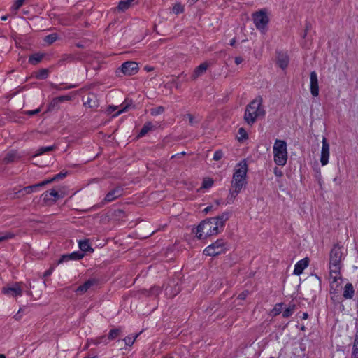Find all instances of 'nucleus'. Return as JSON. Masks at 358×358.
<instances>
[{
  "label": "nucleus",
  "mask_w": 358,
  "mask_h": 358,
  "mask_svg": "<svg viewBox=\"0 0 358 358\" xmlns=\"http://www.w3.org/2000/svg\"><path fill=\"white\" fill-rule=\"evenodd\" d=\"M231 213L224 211L216 217L206 219L197 226L196 236L199 239L217 235L223 231L226 222L230 218Z\"/></svg>",
  "instance_id": "1"
},
{
  "label": "nucleus",
  "mask_w": 358,
  "mask_h": 358,
  "mask_svg": "<svg viewBox=\"0 0 358 358\" xmlns=\"http://www.w3.org/2000/svg\"><path fill=\"white\" fill-rule=\"evenodd\" d=\"M247 172L248 165L245 161H241L236 166L231 182L229 193L227 197V203H232L246 185Z\"/></svg>",
  "instance_id": "2"
},
{
  "label": "nucleus",
  "mask_w": 358,
  "mask_h": 358,
  "mask_svg": "<svg viewBox=\"0 0 358 358\" xmlns=\"http://www.w3.org/2000/svg\"><path fill=\"white\" fill-rule=\"evenodd\" d=\"M344 248L334 245L329 253V275L332 282H335L341 278V270L343 266L342 262L345 259Z\"/></svg>",
  "instance_id": "3"
},
{
  "label": "nucleus",
  "mask_w": 358,
  "mask_h": 358,
  "mask_svg": "<svg viewBox=\"0 0 358 358\" xmlns=\"http://www.w3.org/2000/svg\"><path fill=\"white\" fill-rule=\"evenodd\" d=\"M262 98L258 96L252 101L246 107L244 120L250 125L255 123L256 120L265 115V110L262 106Z\"/></svg>",
  "instance_id": "4"
},
{
  "label": "nucleus",
  "mask_w": 358,
  "mask_h": 358,
  "mask_svg": "<svg viewBox=\"0 0 358 358\" xmlns=\"http://www.w3.org/2000/svg\"><path fill=\"white\" fill-rule=\"evenodd\" d=\"M274 162L278 166H285L287 161V143L277 139L273 147Z\"/></svg>",
  "instance_id": "5"
},
{
  "label": "nucleus",
  "mask_w": 358,
  "mask_h": 358,
  "mask_svg": "<svg viewBox=\"0 0 358 358\" xmlns=\"http://www.w3.org/2000/svg\"><path fill=\"white\" fill-rule=\"evenodd\" d=\"M252 20L257 29L264 31L269 22L267 10L263 8L253 13Z\"/></svg>",
  "instance_id": "6"
},
{
  "label": "nucleus",
  "mask_w": 358,
  "mask_h": 358,
  "mask_svg": "<svg viewBox=\"0 0 358 358\" xmlns=\"http://www.w3.org/2000/svg\"><path fill=\"white\" fill-rule=\"evenodd\" d=\"M226 251V243L223 239H217L215 242L207 246L203 250V254L206 256H216Z\"/></svg>",
  "instance_id": "7"
},
{
  "label": "nucleus",
  "mask_w": 358,
  "mask_h": 358,
  "mask_svg": "<svg viewBox=\"0 0 358 358\" xmlns=\"http://www.w3.org/2000/svg\"><path fill=\"white\" fill-rule=\"evenodd\" d=\"M22 282H14L11 286H5L2 288L1 292L7 296L17 297L22 295V289L21 285Z\"/></svg>",
  "instance_id": "8"
},
{
  "label": "nucleus",
  "mask_w": 358,
  "mask_h": 358,
  "mask_svg": "<svg viewBox=\"0 0 358 358\" xmlns=\"http://www.w3.org/2000/svg\"><path fill=\"white\" fill-rule=\"evenodd\" d=\"M72 96L71 95H62L53 98L51 101L48 104L45 112H52L54 110H58L59 109V104L64 101H71Z\"/></svg>",
  "instance_id": "9"
},
{
  "label": "nucleus",
  "mask_w": 358,
  "mask_h": 358,
  "mask_svg": "<svg viewBox=\"0 0 358 358\" xmlns=\"http://www.w3.org/2000/svg\"><path fill=\"white\" fill-rule=\"evenodd\" d=\"M310 90L313 96L317 97L319 95V82L317 74L315 71L310 73Z\"/></svg>",
  "instance_id": "10"
},
{
  "label": "nucleus",
  "mask_w": 358,
  "mask_h": 358,
  "mask_svg": "<svg viewBox=\"0 0 358 358\" xmlns=\"http://www.w3.org/2000/svg\"><path fill=\"white\" fill-rule=\"evenodd\" d=\"M329 144L325 137L322 138V147L321 150L320 162L322 166H325L329 162Z\"/></svg>",
  "instance_id": "11"
},
{
  "label": "nucleus",
  "mask_w": 358,
  "mask_h": 358,
  "mask_svg": "<svg viewBox=\"0 0 358 358\" xmlns=\"http://www.w3.org/2000/svg\"><path fill=\"white\" fill-rule=\"evenodd\" d=\"M85 254L78 251L73 252L69 254L62 255L57 262V264L67 262L70 260H79L84 257Z\"/></svg>",
  "instance_id": "12"
},
{
  "label": "nucleus",
  "mask_w": 358,
  "mask_h": 358,
  "mask_svg": "<svg viewBox=\"0 0 358 358\" xmlns=\"http://www.w3.org/2000/svg\"><path fill=\"white\" fill-rule=\"evenodd\" d=\"M98 284V280L96 278H90L85 281L83 284L79 285L75 292L77 294H83L87 292L92 286Z\"/></svg>",
  "instance_id": "13"
},
{
  "label": "nucleus",
  "mask_w": 358,
  "mask_h": 358,
  "mask_svg": "<svg viewBox=\"0 0 358 358\" xmlns=\"http://www.w3.org/2000/svg\"><path fill=\"white\" fill-rule=\"evenodd\" d=\"M83 101L84 106L90 108H96L99 106V101L94 93H89L85 99L83 98Z\"/></svg>",
  "instance_id": "14"
},
{
  "label": "nucleus",
  "mask_w": 358,
  "mask_h": 358,
  "mask_svg": "<svg viewBox=\"0 0 358 358\" xmlns=\"http://www.w3.org/2000/svg\"><path fill=\"white\" fill-rule=\"evenodd\" d=\"M123 189L120 187H115L108 192L103 201L106 203L112 202L122 195Z\"/></svg>",
  "instance_id": "15"
},
{
  "label": "nucleus",
  "mask_w": 358,
  "mask_h": 358,
  "mask_svg": "<svg viewBox=\"0 0 358 358\" xmlns=\"http://www.w3.org/2000/svg\"><path fill=\"white\" fill-rule=\"evenodd\" d=\"M80 59V56L78 54H63L58 61V64L63 65L66 63L75 62Z\"/></svg>",
  "instance_id": "16"
},
{
  "label": "nucleus",
  "mask_w": 358,
  "mask_h": 358,
  "mask_svg": "<svg viewBox=\"0 0 358 358\" xmlns=\"http://www.w3.org/2000/svg\"><path fill=\"white\" fill-rule=\"evenodd\" d=\"M309 263L308 258L306 257L300 261L297 262V263L294 266V274L296 275H301L303 270L308 267Z\"/></svg>",
  "instance_id": "17"
},
{
  "label": "nucleus",
  "mask_w": 358,
  "mask_h": 358,
  "mask_svg": "<svg viewBox=\"0 0 358 358\" xmlns=\"http://www.w3.org/2000/svg\"><path fill=\"white\" fill-rule=\"evenodd\" d=\"M289 57L285 52L277 53V64L282 69H285L289 64Z\"/></svg>",
  "instance_id": "18"
},
{
  "label": "nucleus",
  "mask_w": 358,
  "mask_h": 358,
  "mask_svg": "<svg viewBox=\"0 0 358 358\" xmlns=\"http://www.w3.org/2000/svg\"><path fill=\"white\" fill-rule=\"evenodd\" d=\"M134 61H127L124 62L121 67L119 69L124 75H132V72L134 70Z\"/></svg>",
  "instance_id": "19"
},
{
  "label": "nucleus",
  "mask_w": 358,
  "mask_h": 358,
  "mask_svg": "<svg viewBox=\"0 0 358 358\" xmlns=\"http://www.w3.org/2000/svg\"><path fill=\"white\" fill-rule=\"evenodd\" d=\"M208 67V64L207 62H203L199 65L194 70V73L192 74V79L195 80L198 77L203 75L207 70Z\"/></svg>",
  "instance_id": "20"
},
{
  "label": "nucleus",
  "mask_w": 358,
  "mask_h": 358,
  "mask_svg": "<svg viewBox=\"0 0 358 358\" xmlns=\"http://www.w3.org/2000/svg\"><path fill=\"white\" fill-rule=\"evenodd\" d=\"M45 55L44 53L41 52L31 54L29 57L28 62L31 65H37L45 57Z\"/></svg>",
  "instance_id": "21"
},
{
  "label": "nucleus",
  "mask_w": 358,
  "mask_h": 358,
  "mask_svg": "<svg viewBox=\"0 0 358 358\" xmlns=\"http://www.w3.org/2000/svg\"><path fill=\"white\" fill-rule=\"evenodd\" d=\"M134 0H121L119 1L117 6L115 10L118 13H124L128 10Z\"/></svg>",
  "instance_id": "22"
},
{
  "label": "nucleus",
  "mask_w": 358,
  "mask_h": 358,
  "mask_svg": "<svg viewBox=\"0 0 358 358\" xmlns=\"http://www.w3.org/2000/svg\"><path fill=\"white\" fill-rule=\"evenodd\" d=\"M354 288L351 283H347L343 290V297L345 299H352L354 296Z\"/></svg>",
  "instance_id": "23"
},
{
  "label": "nucleus",
  "mask_w": 358,
  "mask_h": 358,
  "mask_svg": "<svg viewBox=\"0 0 358 358\" xmlns=\"http://www.w3.org/2000/svg\"><path fill=\"white\" fill-rule=\"evenodd\" d=\"M79 248L82 252H87L94 251V249L91 247L88 240H81L79 241Z\"/></svg>",
  "instance_id": "24"
},
{
  "label": "nucleus",
  "mask_w": 358,
  "mask_h": 358,
  "mask_svg": "<svg viewBox=\"0 0 358 358\" xmlns=\"http://www.w3.org/2000/svg\"><path fill=\"white\" fill-rule=\"evenodd\" d=\"M154 127H155L152 122H146L141 129L139 134L137 136V138H138L145 136L150 131L152 130Z\"/></svg>",
  "instance_id": "25"
},
{
  "label": "nucleus",
  "mask_w": 358,
  "mask_h": 358,
  "mask_svg": "<svg viewBox=\"0 0 358 358\" xmlns=\"http://www.w3.org/2000/svg\"><path fill=\"white\" fill-rule=\"evenodd\" d=\"M19 158L17 152L15 150H11L8 152L3 159V162L6 164L13 162L16 159Z\"/></svg>",
  "instance_id": "26"
},
{
  "label": "nucleus",
  "mask_w": 358,
  "mask_h": 358,
  "mask_svg": "<svg viewBox=\"0 0 358 358\" xmlns=\"http://www.w3.org/2000/svg\"><path fill=\"white\" fill-rule=\"evenodd\" d=\"M54 149V145L41 147L36 150V153L32 155V157L40 156L46 152L52 151Z\"/></svg>",
  "instance_id": "27"
},
{
  "label": "nucleus",
  "mask_w": 358,
  "mask_h": 358,
  "mask_svg": "<svg viewBox=\"0 0 358 358\" xmlns=\"http://www.w3.org/2000/svg\"><path fill=\"white\" fill-rule=\"evenodd\" d=\"M39 187H40L39 185H38V183H37V184H35L33 185H29V186L25 187L22 188V189L19 190L18 192H24V194H29L32 192H36Z\"/></svg>",
  "instance_id": "28"
},
{
  "label": "nucleus",
  "mask_w": 358,
  "mask_h": 358,
  "mask_svg": "<svg viewBox=\"0 0 358 358\" xmlns=\"http://www.w3.org/2000/svg\"><path fill=\"white\" fill-rule=\"evenodd\" d=\"M59 38V35L57 33L48 34L45 36L44 41L50 45L55 42Z\"/></svg>",
  "instance_id": "29"
},
{
  "label": "nucleus",
  "mask_w": 358,
  "mask_h": 358,
  "mask_svg": "<svg viewBox=\"0 0 358 358\" xmlns=\"http://www.w3.org/2000/svg\"><path fill=\"white\" fill-rule=\"evenodd\" d=\"M15 237V234L11 231L0 233V243L4 241L12 239Z\"/></svg>",
  "instance_id": "30"
},
{
  "label": "nucleus",
  "mask_w": 358,
  "mask_h": 358,
  "mask_svg": "<svg viewBox=\"0 0 358 358\" xmlns=\"http://www.w3.org/2000/svg\"><path fill=\"white\" fill-rule=\"evenodd\" d=\"M296 310V305L292 304L290 305L288 308H287L282 313V317L285 318L289 317L294 313Z\"/></svg>",
  "instance_id": "31"
},
{
  "label": "nucleus",
  "mask_w": 358,
  "mask_h": 358,
  "mask_svg": "<svg viewBox=\"0 0 358 358\" xmlns=\"http://www.w3.org/2000/svg\"><path fill=\"white\" fill-rule=\"evenodd\" d=\"M48 70L47 69H41L38 71L36 72L35 77L37 79H46L48 76Z\"/></svg>",
  "instance_id": "32"
},
{
  "label": "nucleus",
  "mask_w": 358,
  "mask_h": 358,
  "mask_svg": "<svg viewBox=\"0 0 358 358\" xmlns=\"http://www.w3.org/2000/svg\"><path fill=\"white\" fill-rule=\"evenodd\" d=\"M172 12L176 15L182 13L184 12V6L180 3H176L172 8Z\"/></svg>",
  "instance_id": "33"
},
{
  "label": "nucleus",
  "mask_w": 358,
  "mask_h": 358,
  "mask_svg": "<svg viewBox=\"0 0 358 358\" xmlns=\"http://www.w3.org/2000/svg\"><path fill=\"white\" fill-rule=\"evenodd\" d=\"M119 334L120 330L118 329H110L108 336H106L108 341L116 338L118 336Z\"/></svg>",
  "instance_id": "34"
},
{
  "label": "nucleus",
  "mask_w": 358,
  "mask_h": 358,
  "mask_svg": "<svg viewBox=\"0 0 358 358\" xmlns=\"http://www.w3.org/2000/svg\"><path fill=\"white\" fill-rule=\"evenodd\" d=\"M141 226H139L138 227L137 230H136V238H146V237L150 236L153 233V231H152L151 230H149L145 234H142V233H141Z\"/></svg>",
  "instance_id": "35"
},
{
  "label": "nucleus",
  "mask_w": 358,
  "mask_h": 358,
  "mask_svg": "<svg viewBox=\"0 0 358 358\" xmlns=\"http://www.w3.org/2000/svg\"><path fill=\"white\" fill-rule=\"evenodd\" d=\"M41 198H42L43 202L45 204H52V203H53L52 198L50 195V193H49L48 191H45L44 193H43L42 195H41Z\"/></svg>",
  "instance_id": "36"
},
{
  "label": "nucleus",
  "mask_w": 358,
  "mask_h": 358,
  "mask_svg": "<svg viewBox=\"0 0 358 358\" xmlns=\"http://www.w3.org/2000/svg\"><path fill=\"white\" fill-rule=\"evenodd\" d=\"M282 306H283L282 303H279L275 304V306L271 310V315L273 316H276V315H278L279 314H280L282 313Z\"/></svg>",
  "instance_id": "37"
},
{
  "label": "nucleus",
  "mask_w": 358,
  "mask_h": 358,
  "mask_svg": "<svg viewBox=\"0 0 358 358\" xmlns=\"http://www.w3.org/2000/svg\"><path fill=\"white\" fill-rule=\"evenodd\" d=\"M213 180L209 178H206L203 180L201 188L208 189L213 185Z\"/></svg>",
  "instance_id": "38"
},
{
  "label": "nucleus",
  "mask_w": 358,
  "mask_h": 358,
  "mask_svg": "<svg viewBox=\"0 0 358 358\" xmlns=\"http://www.w3.org/2000/svg\"><path fill=\"white\" fill-rule=\"evenodd\" d=\"M26 0H15L10 7L12 11H17Z\"/></svg>",
  "instance_id": "39"
},
{
  "label": "nucleus",
  "mask_w": 358,
  "mask_h": 358,
  "mask_svg": "<svg viewBox=\"0 0 358 358\" xmlns=\"http://www.w3.org/2000/svg\"><path fill=\"white\" fill-rule=\"evenodd\" d=\"M164 111V108L163 106H158L150 110V113L152 115H158L162 114Z\"/></svg>",
  "instance_id": "40"
},
{
  "label": "nucleus",
  "mask_w": 358,
  "mask_h": 358,
  "mask_svg": "<svg viewBox=\"0 0 358 358\" xmlns=\"http://www.w3.org/2000/svg\"><path fill=\"white\" fill-rule=\"evenodd\" d=\"M238 134L240 135L238 141H243L248 138V134L243 127L238 129Z\"/></svg>",
  "instance_id": "41"
},
{
  "label": "nucleus",
  "mask_w": 358,
  "mask_h": 358,
  "mask_svg": "<svg viewBox=\"0 0 358 358\" xmlns=\"http://www.w3.org/2000/svg\"><path fill=\"white\" fill-rule=\"evenodd\" d=\"M108 343V340H107V338H106V336H102L99 338H96V339H94V341H93V343L94 345H99L100 343Z\"/></svg>",
  "instance_id": "42"
},
{
  "label": "nucleus",
  "mask_w": 358,
  "mask_h": 358,
  "mask_svg": "<svg viewBox=\"0 0 358 358\" xmlns=\"http://www.w3.org/2000/svg\"><path fill=\"white\" fill-rule=\"evenodd\" d=\"M124 341L126 345L132 346L134 343V336L131 335L128 336L124 338Z\"/></svg>",
  "instance_id": "43"
},
{
  "label": "nucleus",
  "mask_w": 358,
  "mask_h": 358,
  "mask_svg": "<svg viewBox=\"0 0 358 358\" xmlns=\"http://www.w3.org/2000/svg\"><path fill=\"white\" fill-rule=\"evenodd\" d=\"M50 195L52 198L53 203L56 202L57 200H58L60 198V196L59 195V193L55 189H51L50 192Z\"/></svg>",
  "instance_id": "44"
},
{
  "label": "nucleus",
  "mask_w": 358,
  "mask_h": 358,
  "mask_svg": "<svg viewBox=\"0 0 358 358\" xmlns=\"http://www.w3.org/2000/svg\"><path fill=\"white\" fill-rule=\"evenodd\" d=\"M161 291L162 290L159 287L154 286L150 289L149 294L157 296L161 292Z\"/></svg>",
  "instance_id": "45"
},
{
  "label": "nucleus",
  "mask_w": 358,
  "mask_h": 358,
  "mask_svg": "<svg viewBox=\"0 0 358 358\" xmlns=\"http://www.w3.org/2000/svg\"><path fill=\"white\" fill-rule=\"evenodd\" d=\"M78 87V85H69L64 87H59V85H55L53 86V88L57 90H69V89H72V88H75V87Z\"/></svg>",
  "instance_id": "46"
},
{
  "label": "nucleus",
  "mask_w": 358,
  "mask_h": 358,
  "mask_svg": "<svg viewBox=\"0 0 358 358\" xmlns=\"http://www.w3.org/2000/svg\"><path fill=\"white\" fill-rule=\"evenodd\" d=\"M223 157V152L221 150H216L213 155V159L215 161H218L221 159Z\"/></svg>",
  "instance_id": "47"
},
{
  "label": "nucleus",
  "mask_w": 358,
  "mask_h": 358,
  "mask_svg": "<svg viewBox=\"0 0 358 358\" xmlns=\"http://www.w3.org/2000/svg\"><path fill=\"white\" fill-rule=\"evenodd\" d=\"M67 174H68L67 171H65V172L61 171L59 173L55 174L54 176V180H58L60 179H63L64 178H65L67 176Z\"/></svg>",
  "instance_id": "48"
},
{
  "label": "nucleus",
  "mask_w": 358,
  "mask_h": 358,
  "mask_svg": "<svg viewBox=\"0 0 358 358\" xmlns=\"http://www.w3.org/2000/svg\"><path fill=\"white\" fill-rule=\"evenodd\" d=\"M54 181H55V180H54V176H53L52 178L46 179V180L39 182L38 185H39V187H41L45 186V185L50 184Z\"/></svg>",
  "instance_id": "49"
},
{
  "label": "nucleus",
  "mask_w": 358,
  "mask_h": 358,
  "mask_svg": "<svg viewBox=\"0 0 358 358\" xmlns=\"http://www.w3.org/2000/svg\"><path fill=\"white\" fill-rule=\"evenodd\" d=\"M54 181H55V180H54V176H53L52 178L46 179V180L39 182L38 185H39V187H41L45 186V185L50 184Z\"/></svg>",
  "instance_id": "50"
},
{
  "label": "nucleus",
  "mask_w": 358,
  "mask_h": 358,
  "mask_svg": "<svg viewBox=\"0 0 358 358\" xmlns=\"http://www.w3.org/2000/svg\"><path fill=\"white\" fill-rule=\"evenodd\" d=\"M40 111H41L40 108H37V109H35V110H27V111L25 112V114L29 115V116H33L34 115L38 114Z\"/></svg>",
  "instance_id": "51"
},
{
  "label": "nucleus",
  "mask_w": 358,
  "mask_h": 358,
  "mask_svg": "<svg viewBox=\"0 0 358 358\" xmlns=\"http://www.w3.org/2000/svg\"><path fill=\"white\" fill-rule=\"evenodd\" d=\"M118 108V106H108V108H107V113L108 114H112L113 113H114L117 109Z\"/></svg>",
  "instance_id": "52"
},
{
  "label": "nucleus",
  "mask_w": 358,
  "mask_h": 358,
  "mask_svg": "<svg viewBox=\"0 0 358 358\" xmlns=\"http://www.w3.org/2000/svg\"><path fill=\"white\" fill-rule=\"evenodd\" d=\"M53 270H54V267H50L49 269L46 270L44 273H43V277L44 278H48L49 277L50 275H52V272H53Z\"/></svg>",
  "instance_id": "53"
},
{
  "label": "nucleus",
  "mask_w": 358,
  "mask_h": 358,
  "mask_svg": "<svg viewBox=\"0 0 358 358\" xmlns=\"http://www.w3.org/2000/svg\"><path fill=\"white\" fill-rule=\"evenodd\" d=\"M248 291H243L238 296V299H241V300H244L246 299V297L248 296Z\"/></svg>",
  "instance_id": "54"
},
{
  "label": "nucleus",
  "mask_w": 358,
  "mask_h": 358,
  "mask_svg": "<svg viewBox=\"0 0 358 358\" xmlns=\"http://www.w3.org/2000/svg\"><path fill=\"white\" fill-rule=\"evenodd\" d=\"M352 358H358V348L357 346H353Z\"/></svg>",
  "instance_id": "55"
},
{
  "label": "nucleus",
  "mask_w": 358,
  "mask_h": 358,
  "mask_svg": "<svg viewBox=\"0 0 358 358\" xmlns=\"http://www.w3.org/2000/svg\"><path fill=\"white\" fill-rule=\"evenodd\" d=\"M274 174L278 177H281L282 176V172L278 168L275 167L274 169Z\"/></svg>",
  "instance_id": "56"
},
{
  "label": "nucleus",
  "mask_w": 358,
  "mask_h": 358,
  "mask_svg": "<svg viewBox=\"0 0 358 358\" xmlns=\"http://www.w3.org/2000/svg\"><path fill=\"white\" fill-rule=\"evenodd\" d=\"M7 38L2 35V32L0 31V43H6Z\"/></svg>",
  "instance_id": "57"
},
{
  "label": "nucleus",
  "mask_w": 358,
  "mask_h": 358,
  "mask_svg": "<svg viewBox=\"0 0 358 358\" xmlns=\"http://www.w3.org/2000/svg\"><path fill=\"white\" fill-rule=\"evenodd\" d=\"M128 107V105H127L126 106H124V108L118 110L114 115H113V116L115 117V116H117L119 115L120 113H122V112H124L126 108Z\"/></svg>",
  "instance_id": "58"
},
{
  "label": "nucleus",
  "mask_w": 358,
  "mask_h": 358,
  "mask_svg": "<svg viewBox=\"0 0 358 358\" xmlns=\"http://www.w3.org/2000/svg\"><path fill=\"white\" fill-rule=\"evenodd\" d=\"M187 117L189 119V124L191 125H193L194 124V122H195L194 120L193 116L191 114H187Z\"/></svg>",
  "instance_id": "59"
},
{
  "label": "nucleus",
  "mask_w": 358,
  "mask_h": 358,
  "mask_svg": "<svg viewBox=\"0 0 358 358\" xmlns=\"http://www.w3.org/2000/svg\"><path fill=\"white\" fill-rule=\"evenodd\" d=\"M353 346H357L358 348V330L357 331L355 341L353 343Z\"/></svg>",
  "instance_id": "60"
},
{
  "label": "nucleus",
  "mask_w": 358,
  "mask_h": 358,
  "mask_svg": "<svg viewBox=\"0 0 358 358\" xmlns=\"http://www.w3.org/2000/svg\"><path fill=\"white\" fill-rule=\"evenodd\" d=\"M243 60V58H242V57H236L235 58V63H236L237 65H238V64H240L241 63H242Z\"/></svg>",
  "instance_id": "61"
},
{
  "label": "nucleus",
  "mask_w": 358,
  "mask_h": 358,
  "mask_svg": "<svg viewBox=\"0 0 358 358\" xmlns=\"http://www.w3.org/2000/svg\"><path fill=\"white\" fill-rule=\"evenodd\" d=\"M308 314L307 313H303L301 316V319L306 320V319H308Z\"/></svg>",
  "instance_id": "62"
},
{
  "label": "nucleus",
  "mask_w": 358,
  "mask_h": 358,
  "mask_svg": "<svg viewBox=\"0 0 358 358\" xmlns=\"http://www.w3.org/2000/svg\"><path fill=\"white\" fill-rule=\"evenodd\" d=\"M8 15H3V16H2V17H1V20L2 21H6V20H7V19H8Z\"/></svg>",
  "instance_id": "63"
},
{
  "label": "nucleus",
  "mask_w": 358,
  "mask_h": 358,
  "mask_svg": "<svg viewBox=\"0 0 358 358\" xmlns=\"http://www.w3.org/2000/svg\"><path fill=\"white\" fill-rule=\"evenodd\" d=\"M145 70H146L147 71H150L153 70V68L146 66H145Z\"/></svg>",
  "instance_id": "64"
}]
</instances>
